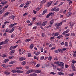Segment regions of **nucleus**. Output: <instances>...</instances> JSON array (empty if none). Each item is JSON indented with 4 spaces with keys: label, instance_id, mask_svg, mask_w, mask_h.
<instances>
[{
    "label": "nucleus",
    "instance_id": "nucleus-1",
    "mask_svg": "<svg viewBox=\"0 0 76 76\" xmlns=\"http://www.w3.org/2000/svg\"><path fill=\"white\" fill-rule=\"evenodd\" d=\"M60 67H61L62 69L64 68V64L63 62H61L59 64H58Z\"/></svg>",
    "mask_w": 76,
    "mask_h": 76
},
{
    "label": "nucleus",
    "instance_id": "nucleus-2",
    "mask_svg": "<svg viewBox=\"0 0 76 76\" xmlns=\"http://www.w3.org/2000/svg\"><path fill=\"white\" fill-rule=\"evenodd\" d=\"M54 12L50 13L48 15L46 16V18H49V16H50V15L53 16V15H54Z\"/></svg>",
    "mask_w": 76,
    "mask_h": 76
},
{
    "label": "nucleus",
    "instance_id": "nucleus-3",
    "mask_svg": "<svg viewBox=\"0 0 76 76\" xmlns=\"http://www.w3.org/2000/svg\"><path fill=\"white\" fill-rule=\"evenodd\" d=\"M71 67L73 70L76 72V68H75V65L73 64H72L71 65Z\"/></svg>",
    "mask_w": 76,
    "mask_h": 76
},
{
    "label": "nucleus",
    "instance_id": "nucleus-4",
    "mask_svg": "<svg viewBox=\"0 0 76 76\" xmlns=\"http://www.w3.org/2000/svg\"><path fill=\"white\" fill-rule=\"evenodd\" d=\"M67 17H69V16H72V12H68L66 15Z\"/></svg>",
    "mask_w": 76,
    "mask_h": 76
},
{
    "label": "nucleus",
    "instance_id": "nucleus-5",
    "mask_svg": "<svg viewBox=\"0 0 76 76\" xmlns=\"http://www.w3.org/2000/svg\"><path fill=\"white\" fill-rule=\"evenodd\" d=\"M15 51V50H11L10 52V56H12V54L14 53V52Z\"/></svg>",
    "mask_w": 76,
    "mask_h": 76
},
{
    "label": "nucleus",
    "instance_id": "nucleus-6",
    "mask_svg": "<svg viewBox=\"0 0 76 76\" xmlns=\"http://www.w3.org/2000/svg\"><path fill=\"white\" fill-rule=\"evenodd\" d=\"M10 12H6L3 15L4 17H6V16H7L9 14Z\"/></svg>",
    "mask_w": 76,
    "mask_h": 76
},
{
    "label": "nucleus",
    "instance_id": "nucleus-7",
    "mask_svg": "<svg viewBox=\"0 0 76 76\" xmlns=\"http://www.w3.org/2000/svg\"><path fill=\"white\" fill-rule=\"evenodd\" d=\"M4 74L6 75H10V72L8 71H5L4 72Z\"/></svg>",
    "mask_w": 76,
    "mask_h": 76
},
{
    "label": "nucleus",
    "instance_id": "nucleus-8",
    "mask_svg": "<svg viewBox=\"0 0 76 76\" xmlns=\"http://www.w3.org/2000/svg\"><path fill=\"white\" fill-rule=\"evenodd\" d=\"M51 5V3L50 2H48L46 4V6L47 7H50Z\"/></svg>",
    "mask_w": 76,
    "mask_h": 76
},
{
    "label": "nucleus",
    "instance_id": "nucleus-9",
    "mask_svg": "<svg viewBox=\"0 0 76 76\" xmlns=\"http://www.w3.org/2000/svg\"><path fill=\"white\" fill-rule=\"evenodd\" d=\"M47 21H45L42 24V26H45V25H46V24H47Z\"/></svg>",
    "mask_w": 76,
    "mask_h": 76
},
{
    "label": "nucleus",
    "instance_id": "nucleus-10",
    "mask_svg": "<svg viewBox=\"0 0 76 76\" xmlns=\"http://www.w3.org/2000/svg\"><path fill=\"white\" fill-rule=\"evenodd\" d=\"M26 58L24 57H21L19 58V60L20 61H23V60H25Z\"/></svg>",
    "mask_w": 76,
    "mask_h": 76
},
{
    "label": "nucleus",
    "instance_id": "nucleus-11",
    "mask_svg": "<svg viewBox=\"0 0 76 76\" xmlns=\"http://www.w3.org/2000/svg\"><path fill=\"white\" fill-rule=\"evenodd\" d=\"M34 72H35V73H40L41 72V70H34Z\"/></svg>",
    "mask_w": 76,
    "mask_h": 76
},
{
    "label": "nucleus",
    "instance_id": "nucleus-12",
    "mask_svg": "<svg viewBox=\"0 0 76 76\" xmlns=\"http://www.w3.org/2000/svg\"><path fill=\"white\" fill-rule=\"evenodd\" d=\"M15 69L16 70H21V69H22V67L21 66L16 67Z\"/></svg>",
    "mask_w": 76,
    "mask_h": 76
},
{
    "label": "nucleus",
    "instance_id": "nucleus-13",
    "mask_svg": "<svg viewBox=\"0 0 76 76\" xmlns=\"http://www.w3.org/2000/svg\"><path fill=\"white\" fill-rule=\"evenodd\" d=\"M62 24H63V22H61L60 23H59L58 24L57 27H59V26H60L62 25Z\"/></svg>",
    "mask_w": 76,
    "mask_h": 76
},
{
    "label": "nucleus",
    "instance_id": "nucleus-14",
    "mask_svg": "<svg viewBox=\"0 0 76 76\" xmlns=\"http://www.w3.org/2000/svg\"><path fill=\"white\" fill-rule=\"evenodd\" d=\"M58 35H59V32H56L54 34V36L55 37H57V36H58Z\"/></svg>",
    "mask_w": 76,
    "mask_h": 76
},
{
    "label": "nucleus",
    "instance_id": "nucleus-15",
    "mask_svg": "<svg viewBox=\"0 0 76 76\" xmlns=\"http://www.w3.org/2000/svg\"><path fill=\"white\" fill-rule=\"evenodd\" d=\"M9 60H10L9 59H5L4 61V63H7V62H8V61H9Z\"/></svg>",
    "mask_w": 76,
    "mask_h": 76
},
{
    "label": "nucleus",
    "instance_id": "nucleus-16",
    "mask_svg": "<svg viewBox=\"0 0 76 76\" xmlns=\"http://www.w3.org/2000/svg\"><path fill=\"white\" fill-rule=\"evenodd\" d=\"M31 41V39H27L25 40V42H29Z\"/></svg>",
    "mask_w": 76,
    "mask_h": 76
},
{
    "label": "nucleus",
    "instance_id": "nucleus-17",
    "mask_svg": "<svg viewBox=\"0 0 76 76\" xmlns=\"http://www.w3.org/2000/svg\"><path fill=\"white\" fill-rule=\"evenodd\" d=\"M16 61H11L9 62V64H13L14 63H15Z\"/></svg>",
    "mask_w": 76,
    "mask_h": 76
},
{
    "label": "nucleus",
    "instance_id": "nucleus-18",
    "mask_svg": "<svg viewBox=\"0 0 76 76\" xmlns=\"http://www.w3.org/2000/svg\"><path fill=\"white\" fill-rule=\"evenodd\" d=\"M69 25H70L69 26H73V25H75V24H74V23H72L71 22H69Z\"/></svg>",
    "mask_w": 76,
    "mask_h": 76
},
{
    "label": "nucleus",
    "instance_id": "nucleus-19",
    "mask_svg": "<svg viewBox=\"0 0 76 76\" xmlns=\"http://www.w3.org/2000/svg\"><path fill=\"white\" fill-rule=\"evenodd\" d=\"M16 72L18 73H23V71L21 70H17Z\"/></svg>",
    "mask_w": 76,
    "mask_h": 76
},
{
    "label": "nucleus",
    "instance_id": "nucleus-20",
    "mask_svg": "<svg viewBox=\"0 0 76 76\" xmlns=\"http://www.w3.org/2000/svg\"><path fill=\"white\" fill-rule=\"evenodd\" d=\"M37 74L33 73L30 75V76H37Z\"/></svg>",
    "mask_w": 76,
    "mask_h": 76
},
{
    "label": "nucleus",
    "instance_id": "nucleus-21",
    "mask_svg": "<svg viewBox=\"0 0 76 76\" xmlns=\"http://www.w3.org/2000/svg\"><path fill=\"white\" fill-rule=\"evenodd\" d=\"M34 47V44H32L30 46L29 48H31V49H32Z\"/></svg>",
    "mask_w": 76,
    "mask_h": 76
},
{
    "label": "nucleus",
    "instance_id": "nucleus-22",
    "mask_svg": "<svg viewBox=\"0 0 76 76\" xmlns=\"http://www.w3.org/2000/svg\"><path fill=\"white\" fill-rule=\"evenodd\" d=\"M54 20H52L50 21V24H53L54 23Z\"/></svg>",
    "mask_w": 76,
    "mask_h": 76
},
{
    "label": "nucleus",
    "instance_id": "nucleus-23",
    "mask_svg": "<svg viewBox=\"0 0 76 76\" xmlns=\"http://www.w3.org/2000/svg\"><path fill=\"white\" fill-rule=\"evenodd\" d=\"M15 16H14L13 15H12L10 16V18L11 19H13V20H14V19H15Z\"/></svg>",
    "mask_w": 76,
    "mask_h": 76
},
{
    "label": "nucleus",
    "instance_id": "nucleus-24",
    "mask_svg": "<svg viewBox=\"0 0 76 76\" xmlns=\"http://www.w3.org/2000/svg\"><path fill=\"white\" fill-rule=\"evenodd\" d=\"M47 10H45L43 11V13L42 14V15H44V14L45 13H46V12H47Z\"/></svg>",
    "mask_w": 76,
    "mask_h": 76
},
{
    "label": "nucleus",
    "instance_id": "nucleus-25",
    "mask_svg": "<svg viewBox=\"0 0 76 76\" xmlns=\"http://www.w3.org/2000/svg\"><path fill=\"white\" fill-rule=\"evenodd\" d=\"M56 7L53 8L51 9V10L53 12H55Z\"/></svg>",
    "mask_w": 76,
    "mask_h": 76
},
{
    "label": "nucleus",
    "instance_id": "nucleus-26",
    "mask_svg": "<svg viewBox=\"0 0 76 76\" xmlns=\"http://www.w3.org/2000/svg\"><path fill=\"white\" fill-rule=\"evenodd\" d=\"M21 50L22 51V53H21V54H24L25 53V50L23 49H21Z\"/></svg>",
    "mask_w": 76,
    "mask_h": 76
},
{
    "label": "nucleus",
    "instance_id": "nucleus-27",
    "mask_svg": "<svg viewBox=\"0 0 76 76\" xmlns=\"http://www.w3.org/2000/svg\"><path fill=\"white\" fill-rule=\"evenodd\" d=\"M5 11L4 10H1L0 11V15H1L2 13H3Z\"/></svg>",
    "mask_w": 76,
    "mask_h": 76
},
{
    "label": "nucleus",
    "instance_id": "nucleus-28",
    "mask_svg": "<svg viewBox=\"0 0 76 76\" xmlns=\"http://www.w3.org/2000/svg\"><path fill=\"white\" fill-rule=\"evenodd\" d=\"M58 51L59 52H60V53H63V49H58Z\"/></svg>",
    "mask_w": 76,
    "mask_h": 76
},
{
    "label": "nucleus",
    "instance_id": "nucleus-29",
    "mask_svg": "<svg viewBox=\"0 0 76 76\" xmlns=\"http://www.w3.org/2000/svg\"><path fill=\"white\" fill-rule=\"evenodd\" d=\"M64 45L66 47H68V42H65Z\"/></svg>",
    "mask_w": 76,
    "mask_h": 76
},
{
    "label": "nucleus",
    "instance_id": "nucleus-30",
    "mask_svg": "<svg viewBox=\"0 0 76 76\" xmlns=\"http://www.w3.org/2000/svg\"><path fill=\"white\" fill-rule=\"evenodd\" d=\"M7 56V55L6 54H4L2 56V57L4 58V57H6Z\"/></svg>",
    "mask_w": 76,
    "mask_h": 76
},
{
    "label": "nucleus",
    "instance_id": "nucleus-31",
    "mask_svg": "<svg viewBox=\"0 0 76 76\" xmlns=\"http://www.w3.org/2000/svg\"><path fill=\"white\" fill-rule=\"evenodd\" d=\"M14 57V56H11L9 57L8 58L9 59H13Z\"/></svg>",
    "mask_w": 76,
    "mask_h": 76
},
{
    "label": "nucleus",
    "instance_id": "nucleus-32",
    "mask_svg": "<svg viewBox=\"0 0 76 76\" xmlns=\"http://www.w3.org/2000/svg\"><path fill=\"white\" fill-rule=\"evenodd\" d=\"M46 2V1L45 0H43L41 1V3L42 4H43V3H45Z\"/></svg>",
    "mask_w": 76,
    "mask_h": 76
},
{
    "label": "nucleus",
    "instance_id": "nucleus-33",
    "mask_svg": "<svg viewBox=\"0 0 76 76\" xmlns=\"http://www.w3.org/2000/svg\"><path fill=\"white\" fill-rule=\"evenodd\" d=\"M19 53L20 54H21V53H22V49H19Z\"/></svg>",
    "mask_w": 76,
    "mask_h": 76
},
{
    "label": "nucleus",
    "instance_id": "nucleus-34",
    "mask_svg": "<svg viewBox=\"0 0 76 76\" xmlns=\"http://www.w3.org/2000/svg\"><path fill=\"white\" fill-rule=\"evenodd\" d=\"M41 66V64H38L36 65V67H39V66Z\"/></svg>",
    "mask_w": 76,
    "mask_h": 76
},
{
    "label": "nucleus",
    "instance_id": "nucleus-35",
    "mask_svg": "<svg viewBox=\"0 0 76 76\" xmlns=\"http://www.w3.org/2000/svg\"><path fill=\"white\" fill-rule=\"evenodd\" d=\"M72 63L73 64H75V63H76V61L75 60H72L71 61Z\"/></svg>",
    "mask_w": 76,
    "mask_h": 76
},
{
    "label": "nucleus",
    "instance_id": "nucleus-36",
    "mask_svg": "<svg viewBox=\"0 0 76 76\" xmlns=\"http://www.w3.org/2000/svg\"><path fill=\"white\" fill-rule=\"evenodd\" d=\"M25 6V4H21L19 7H23Z\"/></svg>",
    "mask_w": 76,
    "mask_h": 76
},
{
    "label": "nucleus",
    "instance_id": "nucleus-37",
    "mask_svg": "<svg viewBox=\"0 0 76 76\" xmlns=\"http://www.w3.org/2000/svg\"><path fill=\"white\" fill-rule=\"evenodd\" d=\"M13 31H14V29H12L10 30L9 32L10 33H12V32H13Z\"/></svg>",
    "mask_w": 76,
    "mask_h": 76
},
{
    "label": "nucleus",
    "instance_id": "nucleus-38",
    "mask_svg": "<svg viewBox=\"0 0 76 76\" xmlns=\"http://www.w3.org/2000/svg\"><path fill=\"white\" fill-rule=\"evenodd\" d=\"M22 65L23 66H24V65L26 64V61H23L22 63Z\"/></svg>",
    "mask_w": 76,
    "mask_h": 76
},
{
    "label": "nucleus",
    "instance_id": "nucleus-39",
    "mask_svg": "<svg viewBox=\"0 0 76 76\" xmlns=\"http://www.w3.org/2000/svg\"><path fill=\"white\" fill-rule=\"evenodd\" d=\"M51 59H52V57H49V58H48V60L49 61H51Z\"/></svg>",
    "mask_w": 76,
    "mask_h": 76
},
{
    "label": "nucleus",
    "instance_id": "nucleus-40",
    "mask_svg": "<svg viewBox=\"0 0 76 76\" xmlns=\"http://www.w3.org/2000/svg\"><path fill=\"white\" fill-rule=\"evenodd\" d=\"M10 28H12L14 26L13 24H10Z\"/></svg>",
    "mask_w": 76,
    "mask_h": 76
},
{
    "label": "nucleus",
    "instance_id": "nucleus-41",
    "mask_svg": "<svg viewBox=\"0 0 76 76\" xmlns=\"http://www.w3.org/2000/svg\"><path fill=\"white\" fill-rule=\"evenodd\" d=\"M66 50H67V48H63L62 49V51L63 52L64 51H66Z\"/></svg>",
    "mask_w": 76,
    "mask_h": 76
},
{
    "label": "nucleus",
    "instance_id": "nucleus-42",
    "mask_svg": "<svg viewBox=\"0 0 76 76\" xmlns=\"http://www.w3.org/2000/svg\"><path fill=\"white\" fill-rule=\"evenodd\" d=\"M31 53H28V56L29 57H31Z\"/></svg>",
    "mask_w": 76,
    "mask_h": 76
},
{
    "label": "nucleus",
    "instance_id": "nucleus-43",
    "mask_svg": "<svg viewBox=\"0 0 76 76\" xmlns=\"http://www.w3.org/2000/svg\"><path fill=\"white\" fill-rule=\"evenodd\" d=\"M40 9L41 8H39V7H38L37 8H36V10H37V11H39Z\"/></svg>",
    "mask_w": 76,
    "mask_h": 76
},
{
    "label": "nucleus",
    "instance_id": "nucleus-44",
    "mask_svg": "<svg viewBox=\"0 0 76 76\" xmlns=\"http://www.w3.org/2000/svg\"><path fill=\"white\" fill-rule=\"evenodd\" d=\"M20 43V40H19L17 41V42H16V43L17 44H19Z\"/></svg>",
    "mask_w": 76,
    "mask_h": 76
},
{
    "label": "nucleus",
    "instance_id": "nucleus-45",
    "mask_svg": "<svg viewBox=\"0 0 76 76\" xmlns=\"http://www.w3.org/2000/svg\"><path fill=\"white\" fill-rule=\"evenodd\" d=\"M65 68H68V67H69V65L66 64H65Z\"/></svg>",
    "mask_w": 76,
    "mask_h": 76
},
{
    "label": "nucleus",
    "instance_id": "nucleus-46",
    "mask_svg": "<svg viewBox=\"0 0 76 76\" xmlns=\"http://www.w3.org/2000/svg\"><path fill=\"white\" fill-rule=\"evenodd\" d=\"M28 13L27 12H26L24 13L23 14V16H26V15H28Z\"/></svg>",
    "mask_w": 76,
    "mask_h": 76
},
{
    "label": "nucleus",
    "instance_id": "nucleus-47",
    "mask_svg": "<svg viewBox=\"0 0 76 76\" xmlns=\"http://www.w3.org/2000/svg\"><path fill=\"white\" fill-rule=\"evenodd\" d=\"M59 8H57L56 7L55 12H58V11H59Z\"/></svg>",
    "mask_w": 76,
    "mask_h": 76
},
{
    "label": "nucleus",
    "instance_id": "nucleus-48",
    "mask_svg": "<svg viewBox=\"0 0 76 76\" xmlns=\"http://www.w3.org/2000/svg\"><path fill=\"white\" fill-rule=\"evenodd\" d=\"M18 45H16L15 46H14L13 47V49H15V48H16V47H18Z\"/></svg>",
    "mask_w": 76,
    "mask_h": 76
},
{
    "label": "nucleus",
    "instance_id": "nucleus-49",
    "mask_svg": "<svg viewBox=\"0 0 76 76\" xmlns=\"http://www.w3.org/2000/svg\"><path fill=\"white\" fill-rule=\"evenodd\" d=\"M73 56L74 57H76V53H74V54L73 55Z\"/></svg>",
    "mask_w": 76,
    "mask_h": 76
},
{
    "label": "nucleus",
    "instance_id": "nucleus-50",
    "mask_svg": "<svg viewBox=\"0 0 76 76\" xmlns=\"http://www.w3.org/2000/svg\"><path fill=\"white\" fill-rule=\"evenodd\" d=\"M54 52L56 53H58V50H56L54 51Z\"/></svg>",
    "mask_w": 76,
    "mask_h": 76
},
{
    "label": "nucleus",
    "instance_id": "nucleus-51",
    "mask_svg": "<svg viewBox=\"0 0 76 76\" xmlns=\"http://www.w3.org/2000/svg\"><path fill=\"white\" fill-rule=\"evenodd\" d=\"M66 31H64L62 33V35H66Z\"/></svg>",
    "mask_w": 76,
    "mask_h": 76
},
{
    "label": "nucleus",
    "instance_id": "nucleus-52",
    "mask_svg": "<svg viewBox=\"0 0 76 76\" xmlns=\"http://www.w3.org/2000/svg\"><path fill=\"white\" fill-rule=\"evenodd\" d=\"M11 38H13V37H15V34H12L11 36Z\"/></svg>",
    "mask_w": 76,
    "mask_h": 76
},
{
    "label": "nucleus",
    "instance_id": "nucleus-53",
    "mask_svg": "<svg viewBox=\"0 0 76 76\" xmlns=\"http://www.w3.org/2000/svg\"><path fill=\"white\" fill-rule=\"evenodd\" d=\"M69 29H67L66 31V34H67V33H68V32H69Z\"/></svg>",
    "mask_w": 76,
    "mask_h": 76
},
{
    "label": "nucleus",
    "instance_id": "nucleus-54",
    "mask_svg": "<svg viewBox=\"0 0 76 76\" xmlns=\"http://www.w3.org/2000/svg\"><path fill=\"white\" fill-rule=\"evenodd\" d=\"M13 46H11L10 48V50H12L13 49Z\"/></svg>",
    "mask_w": 76,
    "mask_h": 76
},
{
    "label": "nucleus",
    "instance_id": "nucleus-55",
    "mask_svg": "<svg viewBox=\"0 0 76 76\" xmlns=\"http://www.w3.org/2000/svg\"><path fill=\"white\" fill-rule=\"evenodd\" d=\"M29 4V2L28 1H27L25 3V4H26V5H28Z\"/></svg>",
    "mask_w": 76,
    "mask_h": 76
},
{
    "label": "nucleus",
    "instance_id": "nucleus-56",
    "mask_svg": "<svg viewBox=\"0 0 76 76\" xmlns=\"http://www.w3.org/2000/svg\"><path fill=\"white\" fill-rule=\"evenodd\" d=\"M75 75V74L74 73H72V74H69V76H73V75Z\"/></svg>",
    "mask_w": 76,
    "mask_h": 76
},
{
    "label": "nucleus",
    "instance_id": "nucleus-57",
    "mask_svg": "<svg viewBox=\"0 0 76 76\" xmlns=\"http://www.w3.org/2000/svg\"><path fill=\"white\" fill-rule=\"evenodd\" d=\"M12 73H16V70H13L12 71Z\"/></svg>",
    "mask_w": 76,
    "mask_h": 76
},
{
    "label": "nucleus",
    "instance_id": "nucleus-58",
    "mask_svg": "<svg viewBox=\"0 0 76 76\" xmlns=\"http://www.w3.org/2000/svg\"><path fill=\"white\" fill-rule=\"evenodd\" d=\"M8 41H9V39H6L4 41V42H8Z\"/></svg>",
    "mask_w": 76,
    "mask_h": 76
},
{
    "label": "nucleus",
    "instance_id": "nucleus-59",
    "mask_svg": "<svg viewBox=\"0 0 76 76\" xmlns=\"http://www.w3.org/2000/svg\"><path fill=\"white\" fill-rule=\"evenodd\" d=\"M70 33L66 34L65 35V37H68V36H69V35H70Z\"/></svg>",
    "mask_w": 76,
    "mask_h": 76
},
{
    "label": "nucleus",
    "instance_id": "nucleus-60",
    "mask_svg": "<svg viewBox=\"0 0 76 76\" xmlns=\"http://www.w3.org/2000/svg\"><path fill=\"white\" fill-rule=\"evenodd\" d=\"M33 12L34 13V14H36L37 13V11H36L33 10Z\"/></svg>",
    "mask_w": 76,
    "mask_h": 76
},
{
    "label": "nucleus",
    "instance_id": "nucleus-61",
    "mask_svg": "<svg viewBox=\"0 0 76 76\" xmlns=\"http://www.w3.org/2000/svg\"><path fill=\"white\" fill-rule=\"evenodd\" d=\"M72 2H73L72 1H69V6H70V5L72 3Z\"/></svg>",
    "mask_w": 76,
    "mask_h": 76
},
{
    "label": "nucleus",
    "instance_id": "nucleus-62",
    "mask_svg": "<svg viewBox=\"0 0 76 76\" xmlns=\"http://www.w3.org/2000/svg\"><path fill=\"white\" fill-rule=\"evenodd\" d=\"M61 45H63L64 44V41L62 42L61 43H60Z\"/></svg>",
    "mask_w": 76,
    "mask_h": 76
},
{
    "label": "nucleus",
    "instance_id": "nucleus-63",
    "mask_svg": "<svg viewBox=\"0 0 76 76\" xmlns=\"http://www.w3.org/2000/svg\"><path fill=\"white\" fill-rule=\"evenodd\" d=\"M39 52H37L36 53V56H38V55H39Z\"/></svg>",
    "mask_w": 76,
    "mask_h": 76
},
{
    "label": "nucleus",
    "instance_id": "nucleus-64",
    "mask_svg": "<svg viewBox=\"0 0 76 76\" xmlns=\"http://www.w3.org/2000/svg\"><path fill=\"white\" fill-rule=\"evenodd\" d=\"M54 64H59L60 63L58 61H56L54 63Z\"/></svg>",
    "mask_w": 76,
    "mask_h": 76
}]
</instances>
